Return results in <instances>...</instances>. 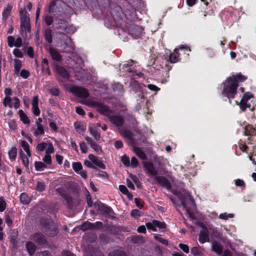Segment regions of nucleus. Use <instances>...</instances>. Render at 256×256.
<instances>
[{"instance_id": "nucleus-1", "label": "nucleus", "mask_w": 256, "mask_h": 256, "mask_svg": "<svg viewBox=\"0 0 256 256\" xmlns=\"http://www.w3.org/2000/svg\"><path fill=\"white\" fill-rule=\"evenodd\" d=\"M246 77L239 74L232 75L224 82V88L222 94L230 99L234 98L236 94V89L238 82H243L246 80Z\"/></svg>"}, {"instance_id": "nucleus-2", "label": "nucleus", "mask_w": 256, "mask_h": 256, "mask_svg": "<svg viewBox=\"0 0 256 256\" xmlns=\"http://www.w3.org/2000/svg\"><path fill=\"white\" fill-rule=\"evenodd\" d=\"M20 32L26 42L30 38V25L28 15L25 10L20 12Z\"/></svg>"}, {"instance_id": "nucleus-3", "label": "nucleus", "mask_w": 256, "mask_h": 256, "mask_svg": "<svg viewBox=\"0 0 256 256\" xmlns=\"http://www.w3.org/2000/svg\"><path fill=\"white\" fill-rule=\"evenodd\" d=\"M185 194L186 198H182V200L181 201L180 204L179 205V207L180 208H182V210H184L186 212V214H188L190 218L192 219H195L196 216L193 214V212H192L191 210L188 208L185 202L186 199L188 198L190 200V204L192 205V208H194L195 207L194 200L190 194L188 192H186Z\"/></svg>"}, {"instance_id": "nucleus-4", "label": "nucleus", "mask_w": 256, "mask_h": 256, "mask_svg": "<svg viewBox=\"0 0 256 256\" xmlns=\"http://www.w3.org/2000/svg\"><path fill=\"white\" fill-rule=\"evenodd\" d=\"M3 104L4 106H8L10 108L12 107L18 109L20 107V100L17 97L11 98L10 96H6L4 98Z\"/></svg>"}, {"instance_id": "nucleus-5", "label": "nucleus", "mask_w": 256, "mask_h": 256, "mask_svg": "<svg viewBox=\"0 0 256 256\" xmlns=\"http://www.w3.org/2000/svg\"><path fill=\"white\" fill-rule=\"evenodd\" d=\"M70 91L76 96L81 98H86L89 94L86 89L78 86H72Z\"/></svg>"}, {"instance_id": "nucleus-6", "label": "nucleus", "mask_w": 256, "mask_h": 256, "mask_svg": "<svg viewBox=\"0 0 256 256\" xmlns=\"http://www.w3.org/2000/svg\"><path fill=\"white\" fill-rule=\"evenodd\" d=\"M252 96L250 93H246L242 98L240 102L238 103L236 101V104L239 105L242 111H244L246 108H250V105L247 104V102L252 98Z\"/></svg>"}, {"instance_id": "nucleus-7", "label": "nucleus", "mask_w": 256, "mask_h": 256, "mask_svg": "<svg viewBox=\"0 0 256 256\" xmlns=\"http://www.w3.org/2000/svg\"><path fill=\"white\" fill-rule=\"evenodd\" d=\"M108 119L112 124L118 127L122 126L124 121L123 116L120 115L110 116Z\"/></svg>"}, {"instance_id": "nucleus-8", "label": "nucleus", "mask_w": 256, "mask_h": 256, "mask_svg": "<svg viewBox=\"0 0 256 256\" xmlns=\"http://www.w3.org/2000/svg\"><path fill=\"white\" fill-rule=\"evenodd\" d=\"M58 34L60 36V38L62 40L65 45V47H68L72 49L74 48V45L71 40L70 38L67 35L62 32H58Z\"/></svg>"}, {"instance_id": "nucleus-9", "label": "nucleus", "mask_w": 256, "mask_h": 256, "mask_svg": "<svg viewBox=\"0 0 256 256\" xmlns=\"http://www.w3.org/2000/svg\"><path fill=\"white\" fill-rule=\"evenodd\" d=\"M38 96H34L32 101V113L36 116H38L40 114V110L38 107Z\"/></svg>"}, {"instance_id": "nucleus-10", "label": "nucleus", "mask_w": 256, "mask_h": 256, "mask_svg": "<svg viewBox=\"0 0 256 256\" xmlns=\"http://www.w3.org/2000/svg\"><path fill=\"white\" fill-rule=\"evenodd\" d=\"M156 180L162 186L165 187L167 189H170L171 187L170 183L164 177L156 176Z\"/></svg>"}, {"instance_id": "nucleus-11", "label": "nucleus", "mask_w": 256, "mask_h": 256, "mask_svg": "<svg viewBox=\"0 0 256 256\" xmlns=\"http://www.w3.org/2000/svg\"><path fill=\"white\" fill-rule=\"evenodd\" d=\"M94 104L97 110L104 114L107 115L110 112L109 108L105 105L96 102H94Z\"/></svg>"}, {"instance_id": "nucleus-12", "label": "nucleus", "mask_w": 256, "mask_h": 256, "mask_svg": "<svg viewBox=\"0 0 256 256\" xmlns=\"http://www.w3.org/2000/svg\"><path fill=\"white\" fill-rule=\"evenodd\" d=\"M88 158L90 160L93 162L96 166L102 169H105L106 166L105 165L102 163V162L99 159H98L96 156H94L92 154H90L88 155Z\"/></svg>"}, {"instance_id": "nucleus-13", "label": "nucleus", "mask_w": 256, "mask_h": 256, "mask_svg": "<svg viewBox=\"0 0 256 256\" xmlns=\"http://www.w3.org/2000/svg\"><path fill=\"white\" fill-rule=\"evenodd\" d=\"M32 239L40 244H44L46 242L45 237L40 233H36L34 234L32 237Z\"/></svg>"}, {"instance_id": "nucleus-14", "label": "nucleus", "mask_w": 256, "mask_h": 256, "mask_svg": "<svg viewBox=\"0 0 256 256\" xmlns=\"http://www.w3.org/2000/svg\"><path fill=\"white\" fill-rule=\"evenodd\" d=\"M94 206L95 207V208L102 212H105V213H109L111 211L110 208L106 206L104 204H103L102 203L96 202L94 204Z\"/></svg>"}, {"instance_id": "nucleus-15", "label": "nucleus", "mask_w": 256, "mask_h": 256, "mask_svg": "<svg viewBox=\"0 0 256 256\" xmlns=\"http://www.w3.org/2000/svg\"><path fill=\"white\" fill-rule=\"evenodd\" d=\"M49 53L53 60L58 62L62 60V56L56 50L50 48H49Z\"/></svg>"}, {"instance_id": "nucleus-16", "label": "nucleus", "mask_w": 256, "mask_h": 256, "mask_svg": "<svg viewBox=\"0 0 256 256\" xmlns=\"http://www.w3.org/2000/svg\"><path fill=\"white\" fill-rule=\"evenodd\" d=\"M142 28L138 25H132L131 26L130 32L134 36H139L142 32Z\"/></svg>"}, {"instance_id": "nucleus-17", "label": "nucleus", "mask_w": 256, "mask_h": 256, "mask_svg": "<svg viewBox=\"0 0 256 256\" xmlns=\"http://www.w3.org/2000/svg\"><path fill=\"white\" fill-rule=\"evenodd\" d=\"M144 167L150 174L152 176H156L157 174V170L152 163L150 162H146L144 164Z\"/></svg>"}, {"instance_id": "nucleus-18", "label": "nucleus", "mask_w": 256, "mask_h": 256, "mask_svg": "<svg viewBox=\"0 0 256 256\" xmlns=\"http://www.w3.org/2000/svg\"><path fill=\"white\" fill-rule=\"evenodd\" d=\"M199 241L200 243L204 244L206 242L208 241L209 236L208 232L206 230L200 231L199 234Z\"/></svg>"}, {"instance_id": "nucleus-19", "label": "nucleus", "mask_w": 256, "mask_h": 256, "mask_svg": "<svg viewBox=\"0 0 256 256\" xmlns=\"http://www.w3.org/2000/svg\"><path fill=\"white\" fill-rule=\"evenodd\" d=\"M56 70L57 72L64 78H68L69 74L64 68L61 66H57L56 67Z\"/></svg>"}, {"instance_id": "nucleus-20", "label": "nucleus", "mask_w": 256, "mask_h": 256, "mask_svg": "<svg viewBox=\"0 0 256 256\" xmlns=\"http://www.w3.org/2000/svg\"><path fill=\"white\" fill-rule=\"evenodd\" d=\"M178 49L176 48L172 54H170L169 57L170 62L172 63H175L178 60L179 54Z\"/></svg>"}, {"instance_id": "nucleus-21", "label": "nucleus", "mask_w": 256, "mask_h": 256, "mask_svg": "<svg viewBox=\"0 0 256 256\" xmlns=\"http://www.w3.org/2000/svg\"><path fill=\"white\" fill-rule=\"evenodd\" d=\"M27 250L30 255H32L36 250V246L30 242H28L26 244Z\"/></svg>"}, {"instance_id": "nucleus-22", "label": "nucleus", "mask_w": 256, "mask_h": 256, "mask_svg": "<svg viewBox=\"0 0 256 256\" xmlns=\"http://www.w3.org/2000/svg\"><path fill=\"white\" fill-rule=\"evenodd\" d=\"M212 250L218 254H220L222 252V246L220 244L216 242H212Z\"/></svg>"}, {"instance_id": "nucleus-23", "label": "nucleus", "mask_w": 256, "mask_h": 256, "mask_svg": "<svg viewBox=\"0 0 256 256\" xmlns=\"http://www.w3.org/2000/svg\"><path fill=\"white\" fill-rule=\"evenodd\" d=\"M20 144L24 150L26 152L27 156L30 157L31 156L30 146L28 143L25 140H21Z\"/></svg>"}, {"instance_id": "nucleus-24", "label": "nucleus", "mask_w": 256, "mask_h": 256, "mask_svg": "<svg viewBox=\"0 0 256 256\" xmlns=\"http://www.w3.org/2000/svg\"><path fill=\"white\" fill-rule=\"evenodd\" d=\"M65 199L66 200L70 208H72L74 206H75L77 204H78V200H72V198L70 196H66L65 198Z\"/></svg>"}, {"instance_id": "nucleus-25", "label": "nucleus", "mask_w": 256, "mask_h": 256, "mask_svg": "<svg viewBox=\"0 0 256 256\" xmlns=\"http://www.w3.org/2000/svg\"><path fill=\"white\" fill-rule=\"evenodd\" d=\"M20 200L23 204H27L30 202L31 199L26 193L24 192L20 196Z\"/></svg>"}, {"instance_id": "nucleus-26", "label": "nucleus", "mask_w": 256, "mask_h": 256, "mask_svg": "<svg viewBox=\"0 0 256 256\" xmlns=\"http://www.w3.org/2000/svg\"><path fill=\"white\" fill-rule=\"evenodd\" d=\"M134 150L136 155L142 160H145L146 159V155L139 148L134 147Z\"/></svg>"}, {"instance_id": "nucleus-27", "label": "nucleus", "mask_w": 256, "mask_h": 256, "mask_svg": "<svg viewBox=\"0 0 256 256\" xmlns=\"http://www.w3.org/2000/svg\"><path fill=\"white\" fill-rule=\"evenodd\" d=\"M191 253L194 256H203L204 255L202 250L196 246L192 248Z\"/></svg>"}, {"instance_id": "nucleus-28", "label": "nucleus", "mask_w": 256, "mask_h": 256, "mask_svg": "<svg viewBox=\"0 0 256 256\" xmlns=\"http://www.w3.org/2000/svg\"><path fill=\"white\" fill-rule=\"evenodd\" d=\"M12 8V6L10 4H8L6 7L4 8L2 16L5 20H6L10 15Z\"/></svg>"}, {"instance_id": "nucleus-29", "label": "nucleus", "mask_w": 256, "mask_h": 256, "mask_svg": "<svg viewBox=\"0 0 256 256\" xmlns=\"http://www.w3.org/2000/svg\"><path fill=\"white\" fill-rule=\"evenodd\" d=\"M37 127L36 130L34 132V135L35 136H38L39 135H42L44 134V128L42 124H39L38 125H36Z\"/></svg>"}, {"instance_id": "nucleus-30", "label": "nucleus", "mask_w": 256, "mask_h": 256, "mask_svg": "<svg viewBox=\"0 0 256 256\" xmlns=\"http://www.w3.org/2000/svg\"><path fill=\"white\" fill-rule=\"evenodd\" d=\"M18 114L20 116V120H22V121L24 123L27 124H28L30 123V121L28 119V116L22 110H18Z\"/></svg>"}, {"instance_id": "nucleus-31", "label": "nucleus", "mask_w": 256, "mask_h": 256, "mask_svg": "<svg viewBox=\"0 0 256 256\" xmlns=\"http://www.w3.org/2000/svg\"><path fill=\"white\" fill-rule=\"evenodd\" d=\"M81 228L83 230H86L94 228V224L88 222H84L81 226Z\"/></svg>"}, {"instance_id": "nucleus-32", "label": "nucleus", "mask_w": 256, "mask_h": 256, "mask_svg": "<svg viewBox=\"0 0 256 256\" xmlns=\"http://www.w3.org/2000/svg\"><path fill=\"white\" fill-rule=\"evenodd\" d=\"M22 61L18 59L14 60V68L16 73H18L22 68Z\"/></svg>"}, {"instance_id": "nucleus-33", "label": "nucleus", "mask_w": 256, "mask_h": 256, "mask_svg": "<svg viewBox=\"0 0 256 256\" xmlns=\"http://www.w3.org/2000/svg\"><path fill=\"white\" fill-rule=\"evenodd\" d=\"M17 155V150L16 148L12 147L8 152V156L10 159L14 160Z\"/></svg>"}, {"instance_id": "nucleus-34", "label": "nucleus", "mask_w": 256, "mask_h": 256, "mask_svg": "<svg viewBox=\"0 0 256 256\" xmlns=\"http://www.w3.org/2000/svg\"><path fill=\"white\" fill-rule=\"evenodd\" d=\"M90 134L96 140H99L100 138V136L99 132H97L96 130L93 128L91 126H90Z\"/></svg>"}, {"instance_id": "nucleus-35", "label": "nucleus", "mask_w": 256, "mask_h": 256, "mask_svg": "<svg viewBox=\"0 0 256 256\" xmlns=\"http://www.w3.org/2000/svg\"><path fill=\"white\" fill-rule=\"evenodd\" d=\"M34 166L36 169L37 170L41 171L44 170L46 168V166L42 162H36L34 163Z\"/></svg>"}, {"instance_id": "nucleus-36", "label": "nucleus", "mask_w": 256, "mask_h": 256, "mask_svg": "<svg viewBox=\"0 0 256 256\" xmlns=\"http://www.w3.org/2000/svg\"><path fill=\"white\" fill-rule=\"evenodd\" d=\"M57 28L63 30L66 32H68V31L67 30L66 24L62 20H58V24Z\"/></svg>"}, {"instance_id": "nucleus-37", "label": "nucleus", "mask_w": 256, "mask_h": 256, "mask_svg": "<svg viewBox=\"0 0 256 256\" xmlns=\"http://www.w3.org/2000/svg\"><path fill=\"white\" fill-rule=\"evenodd\" d=\"M131 240L134 243L142 242L144 238L140 236H132Z\"/></svg>"}, {"instance_id": "nucleus-38", "label": "nucleus", "mask_w": 256, "mask_h": 256, "mask_svg": "<svg viewBox=\"0 0 256 256\" xmlns=\"http://www.w3.org/2000/svg\"><path fill=\"white\" fill-rule=\"evenodd\" d=\"M72 168L77 173L78 171L82 170V166L80 162H74L72 164Z\"/></svg>"}, {"instance_id": "nucleus-39", "label": "nucleus", "mask_w": 256, "mask_h": 256, "mask_svg": "<svg viewBox=\"0 0 256 256\" xmlns=\"http://www.w3.org/2000/svg\"><path fill=\"white\" fill-rule=\"evenodd\" d=\"M47 146L46 148V154H50L54 152V148L51 142H47Z\"/></svg>"}, {"instance_id": "nucleus-40", "label": "nucleus", "mask_w": 256, "mask_h": 256, "mask_svg": "<svg viewBox=\"0 0 256 256\" xmlns=\"http://www.w3.org/2000/svg\"><path fill=\"white\" fill-rule=\"evenodd\" d=\"M20 156L24 166L28 168V160L27 156L22 152H21Z\"/></svg>"}, {"instance_id": "nucleus-41", "label": "nucleus", "mask_w": 256, "mask_h": 256, "mask_svg": "<svg viewBox=\"0 0 256 256\" xmlns=\"http://www.w3.org/2000/svg\"><path fill=\"white\" fill-rule=\"evenodd\" d=\"M47 142H41L38 144L36 147V150L38 152H42L46 148L47 144Z\"/></svg>"}, {"instance_id": "nucleus-42", "label": "nucleus", "mask_w": 256, "mask_h": 256, "mask_svg": "<svg viewBox=\"0 0 256 256\" xmlns=\"http://www.w3.org/2000/svg\"><path fill=\"white\" fill-rule=\"evenodd\" d=\"M44 35L46 40L50 43L52 42V36L51 30H45Z\"/></svg>"}, {"instance_id": "nucleus-43", "label": "nucleus", "mask_w": 256, "mask_h": 256, "mask_svg": "<svg viewBox=\"0 0 256 256\" xmlns=\"http://www.w3.org/2000/svg\"><path fill=\"white\" fill-rule=\"evenodd\" d=\"M234 214H228L226 212L221 214L219 215V218L220 219L227 220L228 218H232Z\"/></svg>"}, {"instance_id": "nucleus-44", "label": "nucleus", "mask_w": 256, "mask_h": 256, "mask_svg": "<svg viewBox=\"0 0 256 256\" xmlns=\"http://www.w3.org/2000/svg\"><path fill=\"white\" fill-rule=\"evenodd\" d=\"M154 224L156 226V227H158L159 228H165L166 224L164 222H160L157 220H154Z\"/></svg>"}, {"instance_id": "nucleus-45", "label": "nucleus", "mask_w": 256, "mask_h": 256, "mask_svg": "<svg viewBox=\"0 0 256 256\" xmlns=\"http://www.w3.org/2000/svg\"><path fill=\"white\" fill-rule=\"evenodd\" d=\"M109 256H126V254L120 250H114L109 254Z\"/></svg>"}, {"instance_id": "nucleus-46", "label": "nucleus", "mask_w": 256, "mask_h": 256, "mask_svg": "<svg viewBox=\"0 0 256 256\" xmlns=\"http://www.w3.org/2000/svg\"><path fill=\"white\" fill-rule=\"evenodd\" d=\"M8 124L10 130H14L16 128V122L14 120H10Z\"/></svg>"}, {"instance_id": "nucleus-47", "label": "nucleus", "mask_w": 256, "mask_h": 256, "mask_svg": "<svg viewBox=\"0 0 256 256\" xmlns=\"http://www.w3.org/2000/svg\"><path fill=\"white\" fill-rule=\"evenodd\" d=\"M14 55L17 58H21L23 57V54L20 49L15 48L12 52Z\"/></svg>"}, {"instance_id": "nucleus-48", "label": "nucleus", "mask_w": 256, "mask_h": 256, "mask_svg": "<svg viewBox=\"0 0 256 256\" xmlns=\"http://www.w3.org/2000/svg\"><path fill=\"white\" fill-rule=\"evenodd\" d=\"M122 134L124 136H125L126 138H128L129 140H132V134L129 130H123L122 132Z\"/></svg>"}, {"instance_id": "nucleus-49", "label": "nucleus", "mask_w": 256, "mask_h": 256, "mask_svg": "<svg viewBox=\"0 0 256 256\" xmlns=\"http://www.w3.org/2000/svg\"><path fill=\"white\" fill-rule=\"evenodd\" d=\"M6 207V202L2 197H0V212H2L4 210Z\"/></svg>"}, {"instance_id": "nucleus-50", "label": "nucleus", "mask_w": 256, "mask_h": 256, "mask_svg": "<svg viewBox=\"0 0 256 256\" xmlns=\"http://www.w3.org/2000/svg\"><path fill=\"white\" fill-rule=\"evenodd\" d=\"M15 39L12 36H8V46L12 48L14 45Z\"/></svg>"}, {"instance_id": "nucleus-51", "label": "nucleus", "mask_w": 256, "mask_h": 256, "mask_svg": "<svg viewBox=\"0 0 256 256\" xmlns=\"http://www.w3.org/2000/svg\"><path fill=\"white\" fill-rule=\"evenodd\" d=\"M178 246L186 254L189 252V247L188 245L184 244H180Z\"/></svg>"}, {"instance_id": "nucleus-52", "label": "nucleus", "mask_w": 256, "mask_h": 256, "mask_svg": "<svg viewBox=\"0 0 256 256\" xmlns=\"http://www.w3.org/2000/svg\"><path fill=\"white\" fill-rule=\"evenodd\" d=\"M146 226L148 229L151 230L154 232H156V226L154 224V220L152 221V222L146 223Z\"/></svg>"}, {"instance_id": "nucleus-53", "label": "nucleus", "mask_w": 256, "mask_h": 256, "mask_svg": "<svg viewBox=\"0 0 256 256\" xmlns=\"http://www.w3.org/2000/svg\"><path fill=\"white\" fill-rule=\"evenodd\" d=\"M121 160L122 162L126 166H128L130 165V160L129 158L126 156H124L121 158Z\"/></svg>"}, {"instance_id": "nucleus-54", "label": "nucleus", "mask_w": 256, "mask_h": 256, "mask_svg": "<svg viewBox=\"0 0 256 256\" xmlns=\"http://www.w3.org/2000/svg\"><path fill=\"white\" fill-rule=\"evenodd\" d=\"M154 238L157 240L158 241L160 242L162 244H164V245H168V241L165 239L162 238L158 236H154Z\"/></svg>"}, {"instance_id": "nucleus-55", "label": "nucleus", "mask_w": 256, "mask_h": 256, "mask_svg": "<svg viewBox=\"0 0 256 256\" xmlns=\"http://www.w3.org/2000/svg\"><path fill=\"white\" fill-rule=\"evenodd\" d=\"M130 214L135 218H138L140 216V212L137 209H134L131 211Z\"/></svg>"}, {"instance_id": "nucleus-56", "label": "nucleus", "mask_w": 256, "mask_h": 256, "mask_svg": "<svg viewBox=\"0 0 256 256\" xmlns=\"http://www.w3.org/2000/svg\"><path fill=\"white\" fill-rule=\"evenodd\" d=\"M90 146L92 148L97 152L101 150L100 147L95 142H94Z\"/></svg>"}, {"instance_id": "nucleus-57", "label": "nucleus", "mask_w": 256, "mask_h": 256, "mask_svg": "<svg viewBox=\"0 0 256 256\" xmlns=\"http://www.w3.org/2000/svg\"><path fill=\"white\" fill-rule=\"evenodd\" d=\"M26 52H27L28 55L30 57L32 58L34 57V52L33 48L32 46L28 47L27 50H26Z\"/></svg>"}, {"instance_id": "nucleus-58", "label": "nucleus", "mask_w": 256, "mask_h": 256, "mask_svg": "<svg viewBox=\"0 0 256 256\" xmlns=\"http://www.w3.org/2000/svg\"><path fill=\"white\" fill-rule=\"evenodd\" d=\"M80 146L82 152L86 154L87 152V146L84 142H82L80 144Z\"/></svg>"}, {"instance_id": "nucleus-59", "label": "nucleus", "mask_w": 256, "mask_h": 256, "mask_svg": "<svg viewBox=\"0 0 256 256\" xmlns=\"http://www.w3.org/2000/svg\"><path fill=\"white\" fill-rule=\"evenodd\" d=\"M43 161L48 164H50L52 162L51 156L50 154H46L45 156L42 158Z\"/></svg>"}, {"instance_id": "nucleus-60", "label": "nucleus", "mask_w": 256, "mask_h": 256, "mask_svg": "<svg viewBox=\"0 0 256 256\" xmlns=\"http://www.w3.org/2000/svg\"><path fill=\"white\" fill-rule=\"evenodd\" d=\"M20 75L24 78H26L29 76L30 72L26 70H22L20 73Z\"/></svg>"}, {"instance_id": "nucleus-61", "label": "nucleus", "mask_w": 256, "mask_h": 256, "mask_svg": "<svg viewBox=\"0 0 256 256\" xmlns=\"http://www.w3.org/2000/svg\"><path fill=\"white\" fill-rule=\"evenodd\" d=\"M15 46L20 48L22 46V38L20 37H18L14 42Z\"/></svg>"}, {"instance_id": "nucleus-62", "label": "nucleus", "mask_w": 256, "mask_h": 256, "mask_svg": "<svg viewBox=\"0 0 256 256\" xmlns=\"http://www.w3.org/2000/svg\"><path fill=\"white\" fill-rule=\"evenodd\" d=\"M74 126L77 129V130L80 132H83L84 130V126L81 125L78 122H76L74 124Z\"/></svg>"}, {"instance_id": "nucleus-63", "label": "nucleus", "mask_w": 256, "mask_h": 256, "mask_svg": "<svg viewBox=\"0 0 256 256\" xmlns=\"http://www.w3.org/2000/svg\"><path fill=\"white\" fill-rule=\"evenodd\" d=\"M130 164H131V166L132 167H136L138 165V160L136 158V157L133 156L132 158Z\"/></svg>"}, {"instance_id": "nucleus-64", "label": "nucleus", "mask_w": 256, "mask_h": 256, "mask_svg": "<svg viewBox=\"0 0 256 256\" xmlns=\"http://www.w3.org/2000/svg\"><path fill=\"white\" fill-rule=\"evenodd\" d=\"M36 256H52L48 252L44 251L38 252Z\"/></svg>"}]
</instances>
